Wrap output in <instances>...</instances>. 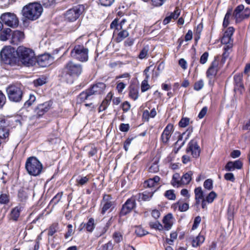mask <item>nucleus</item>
Masks as SVG:
<instances>
[{
  "label": "nucleus",
  "mask_w": 250,
  "mask_h": 250,
  "mask_svg": "<svg viewBox=\"0 0 250 250\" xmlns=\"http://www.w3.org/2000/svg\"><path fill=\"white\" fill-rule=\"evenodd\" d=\"M84 226L87 231L92 232L95 227L94 219L93 218H89L88 222L84 225Z\"/></svg>",
  "instance_id": "nucleus-35"
},
{
  "label": "nucleus",
  "mask_w": 250,
  "mask_h": 250,
  "mask_svg": "<svg viewBox=\"0 0 250 250\" xmlns=\"http://www.w3.org/2000/svg\"><path fill=\"white\" fill-rule=\"evenodd\" d=\"M113 248V244L111 241H109L106 244L102 246L101 250H111Z\"/></svg>",
  "instance_id": "nucleus-60"
},
{
  "label": "nucleus",
  "mask_w": 250,
  "mask_h": 250,
  "mask_svg": "<svg viewBox=\"0 0 250 250\" xmlns=\"http://www.w3.org/2000/svg\"><path fill=\"white\" fill-rule=\"evenodd\" d=\"M24 34L23 32L16 30L12 33V41L13 42H19L23 40Z\"/></svg>",
  "instance_id": "nucleus-28"
},
{
  "label": "nucleus",
  "mask_w": 250,
  "mask_h": 250,
  "mask_svg": "<svg viewBox=\"0 0 250 250\" xmlns=\"http://www.w3.org/2000/svg\"><path fill=\"white\" fill-rule=\"evenodd\" d=\"M149 75H146V77L145 80L143 81L141 84V91L144 92L147 91L149 88L150 86L148 83V80Z\"/></svg>",
  "instance_id": "nucleus-44"
},
{
  "label": "nucleus",
  "mask_w": 250,
  "mask_h": 250,
  "mask_svg": "<svg viewBox=\"0 0 250 250\" xmlns=\"http://www.w3.org/2000/svg\"><path fill=\"white\" fill-rule=\"evenodd\" d=\"M165 196L168 199L174 200L176 199V195L173 190H168L166 191Z\"/></svg>",
  "instance_id": "nucleus-54"
},
{
  "label": "nucleus",
  "mask_w": 250,
  "mask_h": 250,
  "mask_svg": "<svg viewBox=\"0 0 250 250\" xmlns=\"http://www.w3.org/2000/svg\"><path fill=\"white\" fill-rule=\"evenodd\" d=\"M62 192L58 193L51 200L50 204L53 206L56 205L62 199Z\"/></svg>",
  "instance_id": "nucleus-45"
},
{
  "label": "nucleus",
  "mask_w": 250,
  "mask_h": 250,
  "mask_svg": "<svg viewBox=\"0 0 250 250\" xmlns=\"http://www.w3.org/2000/svg\"><path fill=\"white\" fill-rule=\"evenodd\" d=\"M205 241V237L203 235L199 234L196 238L192 240V246L194 247H196L200 246Z\"/></svg>",
  "instance_id": "nucleus-37"
},
{
  "label": "nucleus",
  "mask_w": 250,
  "mask_h": 250,
  "mask_svg": "<svg viewBox=\"0 0 250 250\" xmlns=\"http://www.w3.org/2000/svg\"><path fill=\"white\" fill-rule=\"evenodd\" d=\"M29 190L24 187H21L18 192V199L21 202H25L28 198Z\"/></svg>",
  "instance_id": "nucleus-24"
},
{
  "label": "nucleus",
  "mask_w": 250,
  "mask_h": 250,
  "mask_svg": "<svg viewBox=\"0 0 250 250\" xmlns=\"http://www.w3.org/2000/svg\"><path fill=\"white\" fill-rule=\"evenodd\" d=\"M234 81L235 84L234 89H238L241 91L244 86L242 83V75L241 74H236L234 76Z\"/></svg>",
  "instance_id": "nucleus-27"
},
{
  "label": "nucleus",
  "mask_w": 250,
  "mask_h": 250,
  "mask_svg": "<svg viewBox=\"0 0 250 250\" xmlns=\"http://www.w3.org/2000/svg\"><path fill=\"white\" fill-rule=\"evenodd\" d=\"M115 202L112 201V198L110 195H104L100 203L101 213L104 215L108 210L111 211L115 208Z\"/></svg>",
  "instance_id": "nucleus-11"
},
{
  "label": "nucleus",
  "mask_w": 250,
  "mask_h": 250,
  "mask_svg": "<svg viewBox=\"0 0 250 250\" xmlns=\"http://www.w3.org/2000/svg\"><path fill=\"white\" fill-rule=\"evenodd\" d=\"M55 3V0H42V5L45 8H48L54 6Z\"/></svg>",
  "instance_id": "nucleus-53"
},
{
  "label": "nucleus",
  "mask_w": 250,
  "mask_h": 250,
  "mask_svg": "<svg viewBox=\"0 0 250 250\" xmlns=\"http://www.w3.org/2000/svg\"><path fill=\"white\" fill-rule=\"evenodd\" d=\"M53 59L52 56L47 53L40 55L36 57V63L42 67L49 66L53 62Z\"/></svg>",
  "instance_id": "nucleus-14"
},
{
  "label": "nucleus",
  "mask_w": 250,
  "mask_h": 250,
  "mask_svg": "<svg viewBox=\"0 0 250 250\" xmlns=\"http://www.w3.org/2000/svg\"><path fill=\"white\" fill-rule=\"evenodd\" d=\"M192 174L193 172L191 171H189L184 174L181 178V183H182L183 185L189 184L191 180Z\"/></svg>",
  "instance_id": "nucleus-31"
},
{
  "label": "nucleus",
  "mask_w": 250,
  "mask_h": 250,
  "mask_svg": "<svg viewBox=\"0 0 250 250\" xmlns=\"http://www.w3.org/2000/svg\"><path fill=\"white\" fill-rule=\"evenodd\" d=\"M190 119L187 117L182 118L179 123V125L181 127H185L189 125Z\"/></svg>",
  "instance_id": "nucleus-50"
},
{
  "label": "nucleus",
  "mask_w": 250,
  "mask_h": 250,
  "mask_svg": "<svg viewBox=\"0 0 250 250\" xmlns=\"http://www.w3.org/2000/svg\"><path fill=\"white\" fill-rule=\"evenodd\" d=\"M89 180V177L88 176L80 177L77 179V185L79 186H82L85 185Z\"/></svg>",
  "instance_id": "nucleus-43"
},
{
  "label": "nucleus",
  "mask_w": 250,
  "mask_h": 250,
  "mask_svg": "<svg viewBox=\"0 0 250 250\" xmlns=\"http://www.w3.org/2000/svg\"><path fill=\"white\" fill-rule=\"evenodd\" d=\"M25 167L29 175L36 176L41 173L43 167L36 157L31 156L27 159Z\"/></svg>",
  "instance_id": "nucleus-5"
},
{
  "label": "nucleus",
  "mask_w": 250,
  "mask_h": 250,
  "mask_svg": "<svg viewBox=\"0 0 250 250\" xmlns=\"http://www.w3.org/2000/svg\"><path fill=\"white\" fill-rule=\"evenodd\" d=\"M153 195V192L145 191L139 194V199L144 201H148L151 199Z\"/></svg>",
  "instance_id": "nucleus-32"
},
{
  "label": "nucleus",
  "mask_w": 250,
  "mask_h": 250,
  "mask_svg": "<svg viewBox=\"0 0 250 250\" xmlns=\"http://www.w3.org/2000/svg\"><path fill=\"white\" fill-rule=\"evenodd\" d=\"M99 3L105 7L111 6L114 1V0H99Z\"/></svg>",
  "instance_id": "nucleus-59"
},
{
  "label": "nucleus",
  "mask_w": 250,
  "mask_h": 250,
  "mask_svg": "<svg viewBox=\"0 0 250 250\" xmlns=\"http://www.w3.org/2000/svg\"><path fill=\"white\" fill-rule=\"evenodd\" d=\"M36 101V97L33 94H30L29 99L24 104L25 107L28 108L30 106Z\"/></svg>",
  "instance_id": "nucleus-47"
},
{
  "label": "nucleus",
  "mask_w": 250,
  "mask_h": 250,
  "mask_svg": "<svg viewBox=\"0 0 250 250\" xmlns=\"http://www.w3.org/2000/svg\"><path fill=\"white\" fill-rule=\"evenodd\" d=\"M70 55L72 58L80 62H86L88 60V49L83 45H76L71 50Z\"/></svg>",
  "instance_id": "nucleus-8"
},
{
  "label": "nucleus",
  "mask_w": 250,
  "mask_h": 250,
  "mask_svg": "<svg viewBox=\"0 0 250 250\" xmlns=\"http://www.w3.org/2000/svg\"><path fill=\"white\" fill-rule=\"evenodd\" d=\"M243 166V163L240 160L235 161H229L225 166V169L226 171H231L235 169H240Z\"/></svg>",
  "instance_id": "nucleus-20"
},
{
  "label": "nucleus",
  "mask_w": 250,
  "mask_h": 250,
  "mask_svg": "<svg viewBox=\"0 0 250 250\" xmlns=\"http://www.w3.org/2000/svg\"><path fill=\"white\" fill-rule=\"evenodd\" d=\"M10 202V196L8 192L0 194V204L7 205Z\"/></svg>",
  "instance_id": "nucleus-30"
},
{
  "label": "nucleus",
  "mask_w": 250,
  "mask_h": 250,
  "mask_svg": "<svg viewBox=\"0 0 250 250\" xmlns=\"http://www.w3.org/2000/svg\"><path fill=\"white\" fill-rule=\"evenodd\" d=\"M129 36V33L126 30H122L118 34V36L116 38V42H120L123 41L125 38Z\"/></svg>",
  "instance_id": "nucleus-36"
},
{
  "label": "nucleus",
  "mask_w": 250,
  "mask_h": 250,
  "mask_svg": "<svg viewBox=\"0 0 250 250\" xmlns=\"http://www.w3.org/2000/svg\"><path fill=\"white\" fill-rule=\"evenodd\" d=\"M222 57L217 56L206 72V76L208 79V83L212 85L214 82L215 77L221 66L223 65Z\"/></svg>",
  "instance_id": "nucleus-6"
},
{
  "label": "nucleus",
  "mask_w": 250,
  "mask_h": 250,
  "mask_svg": "<svg viewBox=\"0 0 250 250\" xmlns=\"http://www.w3.org/2000/svg\"><path fill=\"white\" fill-rule=\"evenodd\" d=\"M217 197V194L213 191L209 192L202 201V208L204 209L207 208V203H212Z\"/></svg>",
  "instance_id": "nucleus-23"
},
{
  "label": "nucleus",
  "mask_w": 250,
  "mask_h": 250,
  "mask_svg": "<svg viewBox=\"0 0 250 250\" xmlns=\"http://www.w3.org/2000/svg\"><path fill=\"white\" fill-rule=\"evenodd\" d=\"M186 151L187 153L190 152L193 157L197 158L200 155V147L195 141L191 140L188 145Z\"/></svg>",
  "instance_id": "nucleus-16"
},
{
  "label": "nucleus",
  "mask_w": 250,
  "mask_h": 250,
  "mask_svg": "<svg viewBox=\"0 0 250 250\" xmlns=\"http://www.w3.org/2000/svg\"><path fill=\"white\" fill-rule=\"evenodd\" d=\"M136 206L135 199L131 197L125 202L120 212L121 215H125L130 212Z\"/></svg>",
  "instance_id": "nucleus-15"
},
{
  "label": "nucleus",
  "mask_w": 250,
  "mask_h": 250,
  "mask_svg": "<svg viewBox=\"0 0 250 250\" xmlns=\"http://www.w3.org/2000/svg\"><path fill=\"white\" fill-rule=\"evenodd\" d=\"M127 83L123 82H118L116 86V89L119 93H122L123 90L125 87Z\"/></svg>",
  "instance_id": "nucleus-58"
},
{
  "label": "nucleus",
  "mask_w": 250,
  "mask_h": 250,
  "mask_svg": "<svg viewBox=\"0 0 250 250\" xmlns=\"http://www.w3.org/2000/svg\"><path fill=\"white\" fill-rule=\"evenodd\" d=\"M170 238L167 239V241L169 245H172L173 241L177 238V233L176 232H173L170 233Z\"/></svg>",
  "instance_id": "nucleus-62"
},
{
  "label": "nucleus",
  "mask_w": 250,
  "mask_h": 250,
  "mask_svg": "<svg viewBox=\"0 0 250 250\" xmlns=\"http://www.w3.org/2000/svg\"><path fill=\"white\" fill-rule=\"evenodd\" d=\"M52 105V102L48 101L42 104H40L37 108V113L39 116H42L45 113L47 112Z\"/></svg>",
  "instance_id": "nucleus-21"
},
{
  "label": "nucleus",
  "mask_w": 250,
  "mask_h": 250,
  "mask_svg": "<svg viewBox=\"0 0 250 250\" xmlns=\"http://www.w3.org/2000/svg\"><path fill=\"white\" fill-rule=\"evenodd\" d=\"M159 170V166L157 163H153L148 168V171L150 173L157 172Z\"/></svg>",
  "instance_id": "nucleus-57"
},
{
  "label": "nucleus",
  "mask_w": 250,
  "mask_h": 250,
  "mask_svg": "<svg viewBox=\"0 0 250 250\" xmlns=\"http://www.w3.org/2000/svg\"><path fill=\"white\" fill-rule=\"evenodd\" d=\"M22 208L20 206H16L13 208L9 214V219L14 222L18 221L20 216Z\"/></svg>",
  "instance_id": "nucleus-22"
},
{
  "label": "nucleus",
  "mask_w": 250,
  "mask_h": 250,
  "mask_svg": "<svg viewBox=\"0 0 250 250\" xmlns=\"http://www.w3.org/2000/svg\"><path fill=\"white\" fill-rule=\"evenodd\" d=\"M195 198L204 199V193L201 187H197L194 189Z\"/></svg>",
  "instance_id": "nucleus-42"
},
{
  "label": "nucleus",
  "mask_w": 250,
  "mask_h": 250,
  "mask_svg": "<svg viewBox=\"0 0 250 250\" xmlns=\"http://www.w3.org/2000/svg\"><path fill=\"white\" fill-rule=\"evenodd\" d=\"M1 22L6 25L11 27H16L19 25V19L17 16L12 13H5L2 14L0 16Z\"/></svg>",
  "instance_id": "nucleus-10"
},
{
  "label": "nucleus",
  "mask_w": 250,
  "mask_h": 250,
  "mask_svg": "<svg viewBox=\"0 0 250 250\" xmlns=\"http://www.w3.org/2000/svg\"><path fill=\"white\" fill-rule=\"evenodd\" d=\"M42 11V7L40 3L33 2L24 6L22 8V13L26 19L33 21L39 18Z\"/></svg>",
  "instance_id": "nucleus-2"
},
{
  "label": "nucleus",
  "mask_w": 250,
  "mask_h": 250,
  "mask_svg": "<svg viewBox=\"0 0 250 250\" xmlns=\"http://www.w3.org/2000/svg\"><path fill=\"white\" fill-rule=\"evenodd\" d=\"M173 131V125L171 124H168L161 135V138L163 143L167 144L168 142Z\"/></svg>",
  "instance_id": "nucleus-18"
},
{
  "label": "nucleus",
  "mask_w": 250,
  "mask_h": 250,
  "mask_svg": "<svg viewBox=\"0 0 250 250\" xmlns=\"http://www.w3.org/2000/svg\"><path fill=\"white\" fill-rule=\"evenodd\" d=\"M204 188L208 190H211L213 188V181L211 179H208L204 183Z\"/></svg>",
  "instance_id": "nucleus-51"
},
{
  "label": "nucleus",
  "mask_w": 250,
  "mask_h": 250,
  "mask_svg": "<svg viewBox=\"0 0 250 250\" xmlns=\"http://www.w3.org/2000/svg\"><path fill=\"white\" fill-rule=\"evenodd\" d=\"M19 61L25 66H33L36 64V57L34 51L29 48L20 46L17 50Z\"/></svg>",
  "instance_id": "nucleus-1"
},
{
  "label": "nucleus",
  "mask_w": 250,
  "mask_h": 250,
  "mask_svg": "<svg viewBox=\"0 0 250 250\" xmlns=\"http://www.w3.org/2000/svg\"><path fill=\"white\" fill-rule=\"evenodd\" d=\"M181 178L179 174L175 173L173 175L171 184L174 187H178L182 184L181 183Z\"/></svg>",
  "instance_id": "nucleus-40"
},
{
  "label": "nucleus",
  "mask_w": 250,
  "mask_h": 250,
  "mask_svg": "<svg viewBox=\"0 0 250 250\" xmlns=\"http://www.w3.org/2000/svg\"><path fill=\"white\" fill-rule=\"evenodd\" d=\"M1 60L5 64L11 66L15 65L17 63V58L11 51V49L3 48L0 53Z\"/></svg>",
  "instance_id": "nucleus-13"
},
{
  "label": "nucleus",
  "mask_w": 250,
  "mask_h": 250,
  "mask_svg": "<svg viewBox=\"0 0 250 250\" xmlns=\"http://www.w3.org/2000/svg\"><path fill=\"white\" fill-rule=\"evenodd\" d=\"M208 57V53L207 52H204L200 57V62L201 64H205L207 62Z\"/></svg>",
  "instance_id": "nucleus-63"
},
{
  "label": "nucleus",
  "mask_w": 250,
  "mask_h": 250,
  "mask_svg": "<svg viewBox=\"0 0 250 250\" xmlns=\"http://www.w3.org/2000/svg\"><path fill=\"white\" fill-rule=\"evenodd\" d=\"M204 85V81L202 79L199 80L195 83L194 85V89L196 91H199L201 90Z\"/></svg>",
  "instance_id": "nucleus-52"
},
{
  "label": "nucleus",
  "mask_w": 250,
  "mask_h": 250,
  "mask_svg": "<svg viewBox=\"0 0 250 250\" xmlns=\"http://www.w3.org/2000/svg\"><path fill=\"white\" fill-rule=\"evenodd\" d=\"M112 238L114 242L116 243H119L123 240V235L121 232L116 231L113 233Z\"/></svg>",
  "instance_id": "nucleus-46"
},
{
  "label": "nucleus",
  "mask_w": 250,
  "mask_h": 250,
  "mask_svg": "<svg viewBox=\"0 0 250 250\" xmlns=\"http://www.w3.org/2000/svg\"><path fill=\"white\" fill-rule=\"evenodd\" d=\"M2 30V29H1ZM0 34V40L2 41L7 40L11 36H12V30L10 28H6L3 30H1Z\"/></svg>",
  "instance_id": "nucleus-29"
},
{
  "label": "nucleus",
  "mask_w": 250,
  "mask_h": 250,
  "mask_svg": "<svg viewBox=\"0 0 250 250\" xmlns=\"http://www.w3.org/2000/svg\"><path fill=\"white\" fill-rule=\"evenodd\" d=\"M66 74L65 75L66 82L72 83L73 77L79 76L83 71L82 65L72 61L69 62L65 66Z\"/></svg>",
  "instance_id": "nucleus-3"
},
{
  "label": "nucleus",
  "mask_w": 250,
  "mask_h": 250,
  "mask_svg": "<svg viewBox=\"0 0 250 250\" xmlns=\"http://www.w3.org/2000/svg\"><path fill=\"white\" fill-rule=\"evenodd\" d=\"M180 14V10L177 7L176 8L175 10L173 13H171L169 16L171 19H176L178 18Z\"/></svg>",
  "instance_id": "nucleus-64"
},
{
  "label": "nucleus",
  "mask_w": 250,
  "mask_h": 250,
  "mask_svg": "<svg viewBox=\"0 0 250 250\" xmlns=\"http://www.w3.org/2000/svg\"><path fill=\"white\" fill-rule=\"evenodd\" d=\"M47 83V79L45 77L42 76L39 78L33 81L34 85L36 87L42 86Z\"/></svg>",
  "instance_id": "nucleus-41"
},
{
  "label": "nucleus",
  "mask_w": 250,
  "mask_h": 250,
  "mask_svg": "<svg viewBox=\"0 0 250 250\" xmlns=\"http://www.w3.org/2000/svg\"><path fill=\"white\" fill-rule=\"evenodd\" d=\"M6 92L8 100L12 102H21L23 96L21 86L18 84L9 85L6 88Z\"/></svg>",
  "instance_id": "nucleus-4"
},
{
  "label": "nucleus",
  "mask_w": 250,
  "mask_h": 250,
  "mask_svg": "<svg viewBox=\"0 0 250 250\" xmlns=\"http://www.w3.org/2000/svg\"><path fill=\"white\" fill-rule=\"evenodd\" d=\"M74 233V231L73 229V227L72 225H68L67 226V231L64 235V237L65 239L69 238L70 236H71Z\"/></svg>",
  "instance_id": "nucleus-56"
},
{
  "label": "nucleus",
  "mask_w": 250,
  "mask_h": 250,
  "mask_svg": "<svg viewBox=\"0 0 250 250\" xmlns=\"http://www.w3.org/2000/svg\"><path fill=\"white\" fill-rule=\"evenodd\" d=\"M149 226L151 228L159 230H162L164 229L163 225H162L160 222L158 221L155 222H150L149 223Z\"/></svg>",
  "instance_id": "nucleus-48"
},
{
  "label": "nucleus",
  "mask_w": 250,
  "mask_h": 250,
  "mask_svg": "<svg viewBox=\"0 0 250 250\" xmlns=\"http://www.w3.org/2000/svg\"><path fill=\"white\" fill-rule=\"evenodd\" d=\"M129 96L133 100H136L138 99L139 96L138 90L134 88H131L129 93Z\"/></svg>",
  "instance_id": "nucleus-49"
},
{
  "label": "nucleus",
  "mask_w": 250,
  "mask_h": 250,
  "mask_svg": "<svg viewBox=\"0 0 250 250\" xmlns=\"http://www.w3.org/2000/svg\"><path fill=\"white\" fill-rule=\"evenodd\" d=\"M232 15V9H229L227 12V13L225 15V16L224 19L223 26L224 27H227L229 24V19L231 17Z\"/></svg>",
  "instance_id": "nucleus-39"
},
{
  "label": "nucleus",
  "mask_w": 250,
  "mask_h": 250,
  "mask_svg": "<svg viewBox=\"0 0 250 250\" xmlns=\"http://www.w3.org/2000/svg\"><path fill=\"white\" fill-rule=\"evenodd\" d=\"M83 5H78L68 10L65 15V20L69 21H76L84 11Z\"/></svg>",
  "instance_id": "nucleus-12"
},
{
  "label": "nucleus",
  "mask_w": 250,
  "mask_h": 250,
  "mask_svg": "<svg viewBox=\"0 0 250 250\" xmlns=\"http://www.w3.org/2000/svg\"><path fill=\"white\" fill-rule=\"evenodd\" d=\"M135 233L139 236H143L147 234L148 232L142 227H138L135 229Z\"/></svg>",
  "instance_id": "nucleus-55"
},
{
  "label": "nucleus",
  "mask_w": 250,
  "mask_h": 250,
  "mask_svg": "<svg viewBox=\"0 0 250 250\" xmlns=\"http://www.w3.org/2000/svg\"><path fill=\"white\" fill-rule=\"evenodd\" d=\"M160 178L158 176H155L152 178H149L144 182L145 187L152 188L159 185Z\"/></svg>",
  "instance_id": "nucleus-25"
},
{
  "label": "nucleus",
  "mask_w": 250,
  "mask_h": 250,
  "mask_svg": "<svg viewBox=\"0 0 250 250\" xmlns=\"http://www.w3.org/2000/svg\"><path fill=\"white\" fill-rule=\"evenodd\" d=\"M106 85L104 83H97L88 89L92 96L95 95H101L104 93Z\"/></svg>",
  "instance_id": "nucleus-17"
},
{
  "label": "nucleus",
  "mask_w": 250,
  "mask_h": 250,
  "mask_svg": "<svg viewBox=\"0 0 250 250\" xmlns=\"http://www.w3.org/2000/svg\"><path fill=\"white\" fill-rule=\"evenodd\" d=\"M173 207L174 208H178L179 210L181 212L187 211L188 208V204L187 203H182L180 201H178L176 203Z\"/></svg>",
  "instance_id": "nucleus-33"
},
{
  "label": "nucleus",
  "mask_w": 250,
  "mask_h": 250,
  "mask_svg": "<svg viewBox=\"0 0 250 250\" xmlns=\"http://www.w3.org/2000/svg\"><path fill=\"white\" fill-rule=\"evenodd\" d=\"M93 98L88 89L81 92L78 97V101L80 103L85 102L86 100H91Z\"/></svg>",
  "instance_id": "nucleus-26"
},
{
  "label": "nucleus",
  "mask_w": 250,
  "mask_h": 250,
  "mask_svg": "<svg viewBox=\"0 0 250 250\" xmlns=\"http://www.w3.org/2000/svg\"><path fill=\"white\" fill-rule=\"evenodd\" d=\"M234 28L233 27H229L225 31L224 35L221 40L222 44H225L224 47L225 52L222 55V62L224 63L226 58L229 56V53L228 51L233 46V40L231 38L234 32Z\"/></svg>",
  "instance_id": "nucleus-7"
},
{
  "label": "nucleus",
  "mask_w": 250,
  "mask_h": 250,
  "mask_svg": "<svg viewBox=\"0 0 250 250\" xmlns=\"http://www.w3.org/2000/svg\"><path fill=\"white\" fill-rule=\"evenodd\" d=\"M149 50V47L148 45L144 46L141 50L140 54L138 55V58L141 60L146 58L148 57Z\"/></svg>",
  "instance_id": "nucleus-38"
},
{
  "label": "nucleus",
  "mask_w": 250,
  "mask_h": 250,
  "mask_svg": "<svg viewBox=\"0 0 250 250\" xmlns=\"http://www.w3.org/2000/svg\"><path fill=\"white\" fill-rule=\"evenodd\" d=\"M224 178L227 181H229L232 182L235 181V178L233 173H227L224 175Z\"/></svg>",
  "instance_id": "nucleus-61"
},
{
  "label": "nucleus",
  "mask_w": 250,
  "mask_h": 250,
  "mask_svg": "<svg viewBox=\"0 0 250 250\" xmlns=\"http://www.w3.org/2000/svg\"><path fill=\"white\" fill-rule=\"evenodd\" d=\"M59 224L57 222L52 224L48 229V235L50 236H53L59 229Z\"/></svg>",
  "instance_id": "nucleus-34"
},
{
  "label": "nucleus",
  "mask_w": 250,
  "mask_h": 250,
  "mask_svg": "<svg viewBox=\"0 0 250 250\" xmlns=\"http://www.w3.org/2000/svg\"><path fill=\"white\" fill-rule=\"evenodd\" d=\"M250 16V9L244 8L243 4L238 5L234 9L232 17L235 20L236 23L240 22L245 19L248 18Z\"/></svg>",
  "instance_id": "nucleus-9"
},
{
  "label": "nucleus",
  "mask_w": 250,
  "mask_h": 250,
  "mask_svg": "<svg viewBox=\"0 0 250 250\" xmlns=\"http://www.w3.org/2000/svg\"><path fill=\"white\" fill-rule=\"evenodd\" d=\"M174 218L171 213H169L165 215L162 220L164 229L166 230H170L174 224Z\"/></svg>",
  "instance_id": "nucleus-19"
}]
</instances>
